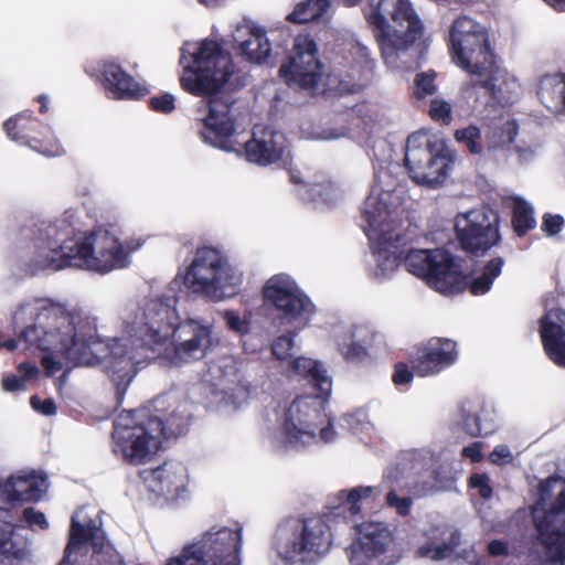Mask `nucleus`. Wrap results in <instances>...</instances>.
<instances>
[{"mask_svg": "<svg viewBox=\"0 0 565 565\" xmlns=\"http://www.w3.org/2000/svg\"><path fill=\"white\" fill-rule=\"evenodd\" d=\"M462 455L471 458L473 461H479L481 459L480 445L473 444L471 446L465 447L462 449Z\"/></svg>", "mask_w": 565, "mask_h": 565, "instance_id": "obj_64", "label": "nucleus"}, {"mask_svg": "<svg viewBox=\"0 0 565 565\" xmlns=\"http://www.w3.org/2000/svg\"><path fill=\"white\" fill-rule=\"evenodd\" d=\"M23 514L25 521L29 524H36L42 529H46L49 526V522L42 512H38L32 508H28L24 510Z\"/></svg>", "mask_w": 565, "mask_h": 565, "instance_id": "obj_58", "label": "nucleus"}, {"mask_svg": "<svg viewBox=\"0 0 565 565\" xmlns=\"http://www.w3.org/2000/svg\"><path fill=\"white\" fill-rule=\"evenodd\" d=\"M223 317H224V320L226 321L227 327L232 331H234L241 335L246 334L249 331V319L246 315L241 317L234 310H226L223 313Z\"/></svg>", "mask_w": 565, "mask_h": 565, "instance_id": "obj_50", "label": "nucleus"}, {"mask_svg": "<svg viewBox=\"0 0 565 565\" xmlns=\"http://www.w3.org/2000/svg\"><path fill=\"white\" fill-rule=\"evenodd\" d=\"M0 555L7 559H24L29 556V543L14 526L0 521Z\"/></svg>", "mask_w": 565, "mask_h": 565, "instance_id": "obj_35", "label": "nucleus"}, {"mask_svg": "<svg viewBox=\"0 0 565 565\" xmlns=\"http://www.w3.org/2000/svg\"><path fill=\"white\" fill-rule=\"evenodd\" d=\"M374 491H376V488L358 487V488L351 489L349 491H341L340 497H341V499H344L345 502L348 503L349 511L351 512V514L355 515L360 512V507H359L358 502L361 499L369 498L372 494V492H374Z\"/></svg>", "mask_w": 565, "mask_h": 565, "instance_id": "obj_47", "label": "nucleus"}, {"mask_svg": "<svg viewBox=\"0 0 565 565\" xmlns=\"http://www.w3.org/2000/svg\"><path fill=\"white\" fill-rule=\"evenodd\" d=\"M457 161L456 150L441 138L416 132L407 139L405 166L411 178L419 185L440 186Z\"/></svg>", "mask_w": 565, "mask_h": 565, "instance_id": "obj_7", "label": "nucleus"}, {"mask_svg": "<svg viewBox=\"0 0 565 565\" xmlns=\"http://www.w3.org/2000/svg\"><path fill=\"white\" fill-rule=\"evenodd\" d=\"M456 342L450 339H431L418 349L415 369L422 376L433 375L457 361Z\"/></svg>", "mask_w": 565, "mask_h": 565, "instance_id": "obj_25", "label": "nucleus"}, {"mask_svg": "<svg viewBox=\"0 0 565 565\" xmlns=\"http://www.w3.org/2000/svg\"><path fill=\"white\" fill-rule=\"evenodd\" d=\"M243 276L217 249L204 247L196 250L183 282L192 292L213 301L237 294Z\"/></svg>", "mask_w": 565, "mask_h": 565, "instance_id": "obj_6", "label": "nucleus"}, {"mask_svg": "<svg viewBox=\"0 0 565 565\" xmlns=\"http://www.w3.org/2000/svg\"><path fill=\"white\" fill-rule=\"evenodd\" d=\"M429 115L435 120L448 122L451 117V106L444 99L434 98L430 103Z\"/></svg>", "mask_w": 565, "mask_h": 565, "instance_id": "obj_52", "label": "nucleus"}, {"mask_svg": "<svg viewBox=\"0 0 565 565\" xmlns=\"http://www.w3.org/2000/svg\"><path fill=\"white\" fill-rule=\"evenodd\" d=\"M46 490V478L36 473L11 476L0 483V495L9 502L38 501Z\"/></svg>", "mask_w": 565, "mask_h": 565, "instance_id": "obj_29", "label": "nucleus"}, {"mask_svg": "<svg viewBox=\"0 0 565 565\" xmlns=\"http://www.w3.org/2000/svg\"><path fill=\"white\" fill-rule=\"evenodd\" d=\"M418 554L422 557H427L433 561H441V559H445V558H448L451 556L452 547L448 544H443V545H438V546L427 545V546H422L418 550Z\"/></svg>", "mask_w": 565, "mask_h": 565, "instance_id": "obj_51", "label": "nucleus"}, {"mask_svg": "<svg viewBox=\"0 0 565 565\" xmlns=\"http://www.w3.org/2000/svg\"><path fill=\"white\" fill-rule=\"evenodd\" d=\"M103 76L106 89L114 99H138L147 93L143 86L115 63L104 64Z\"/></svg>", "mask_w": 565, "mask_h": 565, "instance_id": "obj_32", "label": "nucleus"}, {"mask_svg": "<svg viewBox=\"0 0 565 565\" xmlns=\"http://www.w3.org/2000/svg\"><path fill=\"white\" fill-rule=\"evenodd\" d=\"M343 422L354 434L365 433L372 428L367 414L362 411L345 415Z\"/></svg>", "mask_w": 565, "mask_h": 565, "instance_id": "obj_49", "label": "nucleus"}, {"mask_svg": "<svg viewBox=\"0 0 565 565\" xmlns=\"http://www.w3.org/2000/svg\"><path fill=\"white\" fill-rule=\"evenodd\" d=\"M329 7V0H306L296 6L288 19L296 23H307L323 17Z\"/></svg>", "mask_w": 565, "mask_h": 565, "instance_id": "obj_37", "label": "nucleus"}, {"mask_svg": "<svg viewBox=\"0 0 565 565\" xmlns=\"http://www.w3.org/2000/svg\"><path fill=\"white\" fill-rule=\"evenodd\" d=\"M470 483L473 488L479 490V494L483 499H488L492 494L491 487L489 486V478L484 475H473L470 478Z\"/></svg>", "mask_w": 565, "mask_h": 565, "instance_id": "obj_56", "label": "nucleus"}, {"mask_svg": "<svg viewBox=\"0 0 565 565\" xmlns=\"http://www.w3.org/2000/svg\"><path fill=\"white\" fill-rule=\"evenodd\" d=\"M31 405L34 409L41 412L44 415H53L56 412V406L52 399L41 401L36 396L31 398Z\"/></svg>", "mask_w": 565, "mask_h": 565, "instance_id": "obj_59", "label": "nucleus"}, {"mask_svg": "<svg viewBox=\"0 0 565 565\" xmlns=\"http://www.w3.org/2000/svg\"><path fill=\"white\" fill-rule=\"evenodd\" d=\"M374 332L367 327H356L352 331L351 342L341 348L342 354L347 360H360L365 355V345H370L374 340Z\"/></svg>", "mask_w": 565, "mask_h": 565, "instance_id": "obj_38", "label": "nucleus"}, {"mask_svg": "<svg viewBox=\"0 0 565 565\" xmlns=\"http://www.w3.org/2000/svg\"><path fill=\"white\" fill-rule=\"evenodd\" d=\"M289 375L303 376L309 380V383L322 394H330L332 387V381L327 374V371L318 362L305 358H294L288 363Z\"/></svg>", "mask_w": 565, "mask_h": 565, "instance_id": "obj_33", "label": "nucleus"}, {"mask_svg": "<svg viewBox=\"0 0 565 565\" xmlns=\"http://www.w3.org/2000/svg\"><path fill=\"white\" fill-rule=\"evenodd\" d=\"M404 489H398L396 486H392L386 494V504L394 508L399 515H407L409 513L413 500L409 495L399 494Z\"/></svg>", "mask_w": 565, "mask_h": 565, "instance_id": "obj_46", "label": "nucleus"}, {"mask_svg": "<svg viewBox=\"0 0 565 565\" xmlns=\"http://www.w3.org/2000/svg\"><path fill=\"white\" fill-rule=\"evenodd\" d=\"M498 223V214L487 206L457 215L455 228L461 247L471 254H483L500 241Z\"/></svg>", "mask_w": 565, "mask_h": 565, "instance_id": "obj_18", "label": "nucleus"}, {"mask_svg": "<svg viewBox=\"0 0 565 565\" xmlns=\"http://www.w3.org/2000/svg\"><path fill=\"white\" fill-rule=\"evenodd\" d=\"M140 477L149 491L170 500L185 491L186 469L181 462L167 461L156 469L142 470Z\"/></svg>", "mask_w": 565, "mask_h": 565, "instance_id": "obj_24", "label": "nucleus"}, {"mask_svg": "<svg viewBox=\"0 0 565 565\" xmlns=\"http://www.w3.org/2000/svg\"><path fill=\"white\" fill-rule=\"evenodd\" d=\"M503 263L504 262L502 257H495L491 259L484 267L482 275L471 280V292L473 295H482L487 292L490 289L493 279L500 275Z\"/></svg>", "mask_w": 565, "mask_h": 565, "instance_id": "obj_42", "label": "nucleus"}, {"mask_svg": "<svg viewBox=\"0 0 565 565\" xmlns=\"http://www.w3.org/2000/svg\"><path fill=\"white\" fill-rule=\"evenodd\" d=\"M365 17L374 28L384 62L395 68L407 64V51L423 33L409 0H377Z\"/></svg>", "mask_w": 565, "mask_h": 565, "instance_id": "obj_3", "label": "nucleus"}, {"mask_svg": "<svg viewBox=\"0 0 565 565\" xmlns=\"http://www.w3.org/2000/svg\"><path fill=\"white\" fill-rule=\"evenodd\" d=\"M38 369L35 365L30 363H22L19 365V372L22 374L21 376L13 375L7 377L2 381V387L7 392H15L24 390L25 380L31 379Z\"/></svg>", "mask_w": 565, "mask_h": 565, "instance_id": "obj_45", "label": "nucleus"}, {"mask_svg": "<svg viewBox=\"0 0 565 565\" xmlns=\"http://www.w3.org/2000/svg\"><path fill=\"white\" fill-rule=\"evenodd\" d=\"M563 218L559 215L545 214L543 217L542 230L548 235H555L561 231Z\"/></svg>", "mask_w": 565, "mask_h": 565, "instance_id": "obj_57", "label": "nucleus"}, {"mask_svg": "<svg viewBox=\"0 0 565 565\" xmlns=\"http://www.w3.org/2000/svg\"><path fill=\"white\" fill-rule=\"evenodd\" d=\"M391 198L388 192H373L363 203L362 215L367 224L365 232L371 241L386 243L401 238L396 216L388 206Z\"/></svg>", "mask_w": 565, "mask_h": 565, "instance_id": "obj_20", "label": "nucleus"}, {"mask_svg": "<svg viewBox=\"0 0 565 565\" xmlns=\"http://www.w3.org/2000/svg\"><path fill=\"white\" fill-rule=\"evenodd\" d=\"M186 54L192 57V64L184 66L180 82L184 90L204 97L196 108V119L204 126L202 137L212 146L228 150L224 139L236 128L235 102L228 94L234 74L231 54L210 40L198 49L186 43L182 47V63Z\"/></svg>", "mask_w": 565, "mask_h": 565, "instance_id": "obj_2", "label": "nucleus"}, {"mask_svg": "<svg viewBox=\"0 0 565 565\" xmlns=\"http://www.w3.org/2000/svg\"><path fill=\"white\" fill-rule=\"evenodd\" d=\"M150 104L154 110L168 114L174 109V97L171 94H163L152 97Z\"/></svg>", "mask_w": 565, "mask_h": 565, "instance_id": "obj_54", "label": "nucleus"}, {"mask_svg": "<svg viewBox=\"0 0 565 565\" xmlns=\"http://www.w3.org/2000/svg\"><path fill=\"white\" fill-rule=\"evenodd\" d=\"M518 132L516 124L508 120L500 126L492 127L487 134V152L489 154L499 150H512L511 145Z\"/></svg>", "mask_w": 565, "mask_h": 565, "instance_id": "obj_36", "label": "nucleus"}, {"mask_svg": "<svg viewBox=\"0 0 565 565\" xmlns=\"http://www.w3.org/2000/svg\"><path fill=\"white\" fill-rule=\"evenodd\" d=\"M241 540L239 530L213 529L199 542L185 546L167 565H239Z\"/></svg>", "mask_w": 565, "mask_h": 565, "instance_id": "obj_15", "label": "nucleus"}, {"mask_svg": "<svg viewBox=\"0 0 565 565\" xmlns=\"http://www.w3.org/2000/svg\"><path fill=\"white\" fill-rule=\"evenodd\" d=\"M513 150L519 157L521 162L531 161L534 157V150L531 147H522L520 145H514Z\"/></svg>", "mask_w": 565, "mask_h": 565, "instance_id": "obj_62", "label": "nucleus"}, {"mask_svg": "<svg viewBox=\"0 0 565 565\" xmlns=\"http://www.w3.org/2000/svg\"><path fill=\"white\" fill-rule=\"evenodd\" d=\"M332 544L324 516L287 518L276 532V550L286 564L313 565L328 554Z\"/></svg>", "mask_w": 565, "mask_h": 565, "instance_id": "obj_4", "label": "nucleus"}, {"mask_svg": "<svg viewBox=\"0 0 565 565\" xmlns=\"http://www.w3.org/2000/svg\"><path fill=\"white\" fill-rule=\"evenodd\" d=\"M406 269L426 280L436 291L454 294L462 288L465 276L447 250L412 249L404 258Z\"/></svg>", "mask_w": 565, "mask_h": 565, "instance_id": "obj_13", "label": "nucleus"}, {"mask_svg": "<svg viewBox=\"0 0 565 565\" xmlns=\"http://www.w3.org/2000/svg\"><path fill=\"white\" fill-rule=\"evenodd\" d=\"M455 139L462 143L473 156H483L487 152V143L482 141V134L479 127L469 125L465 128L457 129L454 135Z\"/></svg>", "mask_w": 565, "mask_h": 565, "instance_id": "obj_40", "label": "nucleus"}, {"mask_svg": "<svg viewBox=\"0 0 565 565\" xmlns=\"http://www.w3.org/2000/svg\"><path fill=\"white\" fill-rule=\"evenodd\" d=\"M540 500L547 509L533 512L537 541L547 562L565 565V481L547 479L541 484Z\"/></svg>", "mask_w": 565, "mask_h": 565, "instance_id": "obj_9", "label": "nucleus"}, {"mask_svg": "<svg viewBox=\"0 0 565 565\" xmlns=\"http://www.w3.org/2000/svg\"><path fill=\"white\" fill-rule=\"evenodd\" d=\"M359 537L349 548L352 565H375L379 556L385 553L393 541L390 527L375 521L356 525Z\"/></svg>", "mask_w": 565, "mask_h": 565, "instance_id": "obj_21", "label": "nucleus"}, {"mask_svg": "<svg viewBox=\"0 0 565 565\" xmlns=\"http://www.w3.org/2000/svg\"><path fill=\"white\" fill-rule=\"evenodd\" d=\"M295 335V333L284 334L273 341L271 354L276 360L289 363L295 358L297 352Z\"/></svg>", "mask_w": 565, "mask_h": 565, "instance_id": "obj_44", "label": "nucleus"}, {"mask_svg": "<svg viewBox=\"0 0 565 565\" xmlns=\"http://www.w3.org/2000/svg\"><path fill=\"white\" fill-rule=\"evenodd\" d=\"M422 469V460L415 458L412 454H407L387 468L384 478L391 486L405 489L413 495H426L428 487L425 482L420 481L419 475Z\"/></svg>", "mask_w": 565, "mask_h": 565, "instance_id": "obj_28", "label": "nucleus"}, {"mask_svg": "<svg viewBox=\"0 0 565 565\" xmlns=\"http://www.w3.org/2000/svg\"><path fill=\"white\" fill-rule=\"evenodd\" d=\"M545 308L540 329L544 349L554 363L565 366V311L548 309L547 303Z\"/></svg>", "mask_w": 565, "mask_h": 565, "instance_id": "obj_26", "label": "nucleus"}, {"mask_svg": "<svg viewBox=\"0 0 565 565\" xmlns=\"http://www.w3.org/2000/svg\"><path fill=\"white\" fill-rule=\"evenodd\" d=\"M233 40L238 44L241 53L253 63H265L270 56L271 44L262 28L239 25L233 33Z\"/></svg>", "mask_w": 565, "mask_h": 565, "instance_id": "obj_31", "label": "nucleus"}, {"mask_svg": "<svg viewBox=\"0 0 565 565\" xmlns=\"http://www.w3.org/2000/svg\"><path fill=\"white\" fill-rule=\"evenodd\" d=\"M172 337V347H166L164 353L173 363L201 360L218 344L211 327L194 319L180 322Z\"/></svg>", "mask_w": 565, "mask_h": 565, "instance_id": "obj_19", "label": "nucleus"}, {"mask_svg": "<svg viewBox=\"0 0 565 565\" xmlns=\"http://www.w3.org/2000/svg\"><path fill=\"white\" fill-rule=\"evenodd\" d=\"M473 83L481 85L501 105L513 104L520 95L518 81L510 76L495 62L492 61L489 67H484L482 74H473Z\"/></svg>", "mask_w": 565, "mask_h": 565, "instance_id": "obj_27", "label": "nucleus"}, {"mask_svg": "<svg viewBox=\"0 0 565 565\" xmlns=\"http://www.w3.org/2000/svg\"><path fill=\"white\" fill-rule=\"evenodd\" d=\"M153 425L160 424L162 438L178 436L186 430L190 419L189 405L174 394L153 399L152 412H148Z\"/></svg>", "mask_w": 565, "mask_h": 565, "instance_id": "obj_23", "label": "nucleus"}, {"mask_svg": "<svg viewBox=\"0 0 565 565\" xmlns=\"http://www.w3.org/2000/svg\"><path fill=\"white\" fill-rule=\"evenodd\" d=\"M465 427L467 429V431L472 435V436H476V435H480V434H488L487 430H483L480 425H479V419L477 416L475 415H471V416H468L466 419H465Z\"/></svg>", "mask_w": 565, "mask_h": 565, "instance_id": "obj_60", "label": "nucleus"}, {"mask_svg": "<svg viewBox=\"0 0 565 565\" xmlns=\"http://www.w3.org/2000/svg\"><path fill=\"white\" fill-rule=\"evenodd\" d=\"M177 297L161 295L128 303L122 311L125 332L152 350L169 343L180 322Z\"/></svg>", "mask_w": 565, "mask_h": 565, "instance_id": "obj_5", "label": "nucleus"}, {"mask_svg": "<svg viewBox=\"0 0 565 565\" xmlns=\"http://www.w3.org/2000/svg\"><path fill=\"white\" fill-rule=\"evenodd\" d=\"M365 85V81L359 76L353 77L348 75L347 77H343L340 79L338 85V92L340 94H354L359 90H361Z\"/></svg>", "mask_w": 565, "mask_h": 565, "instance_id": "obj_53", "label": "nucleus"}, {"mask_svg": "<svg viewBox=\"0 0 565 565\" xmlns=\"http://www.w3.org/2000/svg\"><path fill=\"white\" fill-rule=\"evenodd\" d=\"M264 297L290 320L312 311L308 297L287 275L271 277L264 287Z\"/></svg>", "mask_w": 565, "mask_h": 565, "instance_id": "obj_22", "label": "nucleus"}, {"mask_svg": "<svg viewBox=\"0 0 565 565\" xmlns=\"http://www.w3.org/2000/svg\"><path fill=\"white\" fill-rule=\"evenodd\" d=\"M12 330L15 338L3 341V349L13 351L23 342L52 352L42 359L49 375L62 367V359L73 366L104 363L121 397L136 374L138 362L127 344L118 338L99 339L96 318L82 308L39 299L21 302L12 313Z\"/></svg>", "mask_w": 565, "mask_h": 565, "instance_id": "obj_1", "label": "nucleus"}, {"mask_svg": "<svg viewBox=\"0 0 565 565\" xmlns=\"http://www.w3.org/2000/svg\"><path fill=\"white\" fill-rule=\"evenodd\" d=\"M76 565H125L121 556L106 540L98 512L93 515L81 508L72 516L66 559Z\"/></svg>", "mask_w": 565, "mask_h": 565, "instance_id": "obj_8", "label": "nucleus"}, {"mask_svg": "<svg viewBox=\"0 0 565 565\" xmlns=\"http://www.w3.org/2000/svg\"><path fill=\"white\" fill-rule=\"evenodd\" d=\"M114 451L138 465L159 449L162 441L160 424H152L146 411L122 412L114 423Z\"/></svg>", "mask_w": 565, "mask_h": 565, "instance_id": "obj_11", "label": "nucleus"}, {"mask_svg": "<svg viewBox=\"0 0 565 565\" xmlns=\"http://www.w3.org/2000/svg\"><path fill=\"white\" fill-rule=\"evenodd\" d=\"M413 374L404 366H397L393 376V381L397 385L411 382Z\"/></svg>", "mask_w": 565, "mask_h": 565, "instance_id": "obj_61", "label": "nucleus"}, {"mask_svg": "<svg viewBox=\"0 0 565 565\" xmlns=\"http://www.w3.org/2000/svg\"><path fill=\"white\" fill-rule=\"evenodd\" d=\"M436 77V73L433 71L423 72L416 75L415 85L416 90L415 94L418 98H424L428 95H433L437 92V87L434 83Z\"/></svg>", "mask_w": 565, "mask_h": 565, "instance_id": "obj_48", "label": "nucleus"}, {"mask_svg": "<svg viewBox=\"0 0 565 565\" xmlns=\"http://www.w3.org/2000/svg\"><path fill=\"white\" fill-rule=\"evenodd\" d=\"M449 46L454 62L471 76L482 74L495 58L489 46L487 29L467 15L452 22Z\"/></svg>", "mask_w": 565, "mask_h": 565, "instance_id": "obj_12", "label": "nucleus"}, {"mask_svg": "<svg viewBox=\"0 0 565 565\" xmlns=\"http://www.w3.org/2000/svg\"><path fill=\"white\" fill-rule=\"evenodd\" d=\"M282 136L269 128H258L253 132V139L245 145L248 161L258 164H269L282 154Z\"/></svg>", "mask_w": 565, "mask_h": 565, "instance_id": "obj_30", "label": "nucleus"}, {"mask_svg": "<svg viewBox=\"0 0 565 565\" xmlns=\"http://www.w3.org/2000/svg\"><path fill=\"white\" fill-rule=\"evenodd\" d=\"M67 246L74 252L71 257L73 267L87 268L98 273H108L129 265V253L120 242L114 227L98 228L86 235H71Z\"/></svg>", "mask_w": 565, "mask_h": 565, "instance_id": "obj_10", "label": "nucleus"}, {"mask_svg": "<svg viewBox=\"0 0 565 565\" xmlns=\"http://www.w3.org/2000/svg\"><path fill=\"white\" fill-rule=\"evenodd\" d=\"M512 224L519 236H523L530 228H533L535 225L533 207L522 199L513 200Z\"/></svg>", "mask_w": 565, "mask_h": 565, "instance_id": "obj_41", "label": "nucleus"}, {"mask_svg": "<svg viewBox=\"0 0 565 565\" xmlns=\"http://www.w3.org/2000/svg\"><path fill=\"white\" fill-rule=\"evenodd\" d=\"M73 234L74 226L67 220H58L47 225L41 232L42 237L34 244L33 254L24 263L26 271L35 275L45 269L73 267L70 260L74 252L67 248Z\"/></svg>", "mask_w": 565, "mask_h": 565, "instance_id": "obj_16", "label": "nucleus"}, {"mask_svg": "<svg viewBox=\"0 0 565 565\" xmlns=\"http://www.w3.org/2000/svg\"><path fill=\"white\" fill-rule=\"evenodd\" d=\"M489 459L492 463L495 465H504L512 461L513 456L505 445H499L494 448V450L490 454Z\"/></svg>", "mask_w": 565, "mask_h": 565, "instance_id": "obj_55", "label": "nucleus"}, {"mask_svg": "<svg viewBox=\"0 0 565 565\" xmlns=\"http://www.w3.org/2000/svg\"><path fill=\"white\" fill-rule=\"evenodd\" d=\"M537 96L541 103L554 114L565 113V75L553 74L541 78Z\"/></svg>", "mask_w": 565, "mask_h": 565, "instance_id": "obj_34", "label": "nucleus"}, {"mask_svg": "<svg viewBox=\"0 0 565 565\" xmlns=\"http://www.w3.org/2000/svg\"><path fill=\"white\" fill-rule=\"evenodd\" d=\"M488 551L492 556L505 555L508 545L502 541H492L488 545Z\"/></svg>", "mask_w": 565, "mask_h": 565, "instance_id": "obj_63", "label": "nucleus"}, {"mask_svg": "<svg viewBox=\"0 0 565 565\" xmlns=\"http://www.w3.org/2000/svg\"><path fill=\"white\" fill-rule=\"evenodd\" d=\"M330 394L301 395L292 401L286 411L284 431L289 444L299 446L312 443L320 430V438L328 443L333 439L334 431L331 427H322V411Z\"/></svg>", "mask_w": 565, "mask_h": 565, "instance_id": "obj_14", "label": "nucleus"}, {"mask_svg": "<svg viewBox=\"0 0 565 565\" xmlns=\"http://www.w3.org/2000/svg\"><path fill=\"white\" fill-rule=\"evenodd\" d=\"M377 243V252H376V269L375 276L377 278H387L392 275V273L397 268L399 264V256L395 250L391 248L394 247L393 244L396 241H391L384 243L383 241H375Z\"/></svg>", "mask_w": 565, "mask_h": 565, "instance_id": "obj_39", "label": "nucleus"}, {"mask_svg": "<svg viewBox=\"0 0 565 565\" xmlns=\"http://www.w3.org/2000/svg\"><path fill=\"white\" fill-rule=\"evenodd\" d=\"M322 67L316 42L309 34L301 33L295 38L288 61L279 72L288 85L313 92L322 78Z\"/></svg>", "mask_w": 565, "mask_h": 565, "instance_id": "obj_17", "label": "nucleus"}, {"mask_svg": "<svg viewBox=\"0 0 565 565\" xmlns=\"http://www.w3.org/2000/svg\"><path fill=\"white\" fill-rule=\"evenodd\" d=\"M340 190L331 182L309 185L305 196L317 203L333 204L340 199Z\"/></svg>", "mask_w": 565, "mask_h": 565, "instance_id": "obj_43", "label": "nucleus"}]
</instances>
